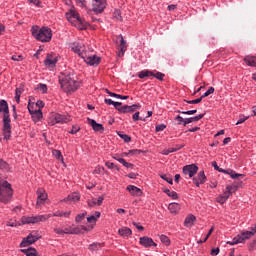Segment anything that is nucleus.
Returning a JSON list of instances; mask_svg holds the SVG:
<instances>
[{
	"instance_id": "2f4dec72",
	"label": "nucleus",
	"mask_w": 256,
	"mask_h": 256,
	"mask_svg": "<svg viewBox=\"0 0 256 256\" xmlns=\"http://www.w3.org/2000/svg\"><path fill=\"white\" fill-rule=\"evenodd\" d=\"M227 199H229V192H224L223 196L217 198V202L223 205L227 202Z\"/></svg>"
},
{
	"instance_id": "f257e3e1",
	"label": "nucleus",
	"mask_w": 256,
	"mask_h": 256,
	"mask_svg": "<svg viewBox=\"0 0 256 256\" xmlns=\"http://www.w3.org/2000/svg\"><path fill=\"white\" fill-rule=\"evenodd\" d=\"M0 113H3V133L4 140L11 139V118L9 115V104L5 100H0Z\"/></svg>"
},
{
	"instance_id": "aec40b11",
	"label": "nucleus",
	"mask_w": 256,
	"mask_h": 256,
	"mask_svg": "<svg viewBox=\"0 0 256 256\" xmlns=\"http://www.w3.org/2000/svg\"><path fill=\"white\" fill-rule=\"evenodd\" d=\"M220 173H225L226 175H230V177L232 179H239V177H241L243 179V177H245L244 174H239V173H236L235 171L233 170H225V169H222L220 170Z\"/></svg>"
},
{
	"instance_id": "338daca9",
	"label": "nucleus",
	"mask_w": 256,
	"mask_h": 256,
	"mask_svg": "<svg viewBox=\"0 0 256 256\" xmlns=\"http://www.w3.org/2000/svg\"><path fill=\"white\" fill-rule=\"evenodd\" d=\"M141 153V150H138V149H134V150H130L128 152V155H139Z\"/></svg>"
},
{
	"instance_id": "603ef678",
	"label": "nucleus",
	"mask_w": 256,
	"mask_h": 256,
	"mask_svg": "<svg viewBox=\"0 0 256 256\" xmlns=\"http://www.w3.org/2000/svg\"><path fill=\"white\" fill-rule=\"evenodd\" d=\"M201 101H203V97H200L195 100L186 101V103H188L189 105H197V104L201 103Z\"/></svg>"
},
{
	"instance_id": "39448f33",
	"label": "nucleus",
	"mask_w": 256,
	"mask_h": 256,
	"mask_svg": "<svg viewBox=\"0 0 256 256\" xmlns=\"http://www.w3.org/2000/svg\"><path fill=\"white\" fill-rule=\"evenodd\" d=\"M66 19L70 23H76L75 25L78 27V29L83 30L87 29V23L85 20L81 19L79 17V13L75 10V8H72L69 10V12H66Z\"/></svg>"
},
{
	"instance_id": "72a5a7b5",
	"label": "nucleus",
	"mask_w": 256,
	"mask_h": 256,
	"mask_svg": "<svg viewBox=\"0 0 256 256\" xmlns=\"http://www.w3.org/2000/svg\"><path fill=\"white\" fill-rule=\"evenodd\" d=\"M71 215V211L63 212L61 210H57L53 213V217H69Z\"/></svg>"
},
{
	"instance_id": "f3484780",
	"label": "nucleus",
	"mask_w": 256,
	"mask_h": 256,
	"mask_svg": "<svg viewBox=\"0 0 256 256\" xmlns=\"http://www.w3.org/2000/svg\"><path fill=\"white\" fill-rule=\"evenodd\" d=\"M37 195H38L37 205H41V203H44V201L47 200V193H45V190L43 188H38Z\"/></svg>"
},
{
	"instance_id": "6e6d98bb",
	"label": "nucleus",
	"mask_w": 256,
	"mask_h": 256,
	"mask_svg": "<svg viewBox=\"0 0 256 256\" xmlns=\"http://www.w3.org/2000/svg\"><path fill=\"white\" fill-rule=\"evenodd\" d=\"M178 113H182V115H195V113H197V110L178 111Z\"/></svg>"
},
{
	"instance_id": "ddd939ff",
	"label": "nucleus",
	"mask_w": 256,
	"mask_h": 256,
	"mask_svg": "<svg viewBox=\"0 0 256 256\" xmlns=\"http://www.w3.org/2000/svg\"><path fill=\"white\" fill-rule=\"evenodd\" d=\"M141 106L137 104H133L131 106L129 105H124V106H119L118 111L119 113H135V110L139 109Z\"/></svg>"
},
{
	"instance_id": "774afa93",
	"label": "nucleus",
	"mask_w": 256,
	"mask_h": 256,
	"mask_svg": "<svg viewBox=\"0 0 256 256\" xmlns=\"http://www.w3.org/2000/svg\"><path fill=\"white\" fill-rule=\"evenodd\" d=\"M23 59L22 55H13L12 61H21Z\"/></svg>"
},
{
	"instance_id": "1a4fd4ad",
	"label": "nucleus",
	"mask_w": 256,
	"mask_h": 256,
	"mask_svg": "<svg viewBox=\"0 0 256 256\" xmlns=\"http://www.w3.org/2000/svg\"><path fill=\"white\" fill-rule=\"evenodd\" d=\"M57 61H59L57 54L50 53L47 55V57L44 61V65L46 67L53 68V67H55V65H57Z\"/></svg>"
},
{
	"instance_id": "4d7b16f0",
	"label": "nucleus",
	"mask_w": 256,
	"mask_h": 256,
	"mask_svg": "<svg viewBox=\"0 0 256 256\" xmlns=\"http://www.w3.org/2000/svg\"><path fill=\"white\" fill-rule=\"evenodd\" d=\"M33 117H36V119H42L43 118V112H41V110H36L33 114Z\"/></svg>"
},
{
	"instance_id": "e2e57ef3",
	"label": "nucleus",
	"mask_w": 256,
	"mask_h": 256,
	"mask_svg": "<svg viewBox=\"0 0 256 256\" xmlns=\"http://www.w3.org/2000/svg\"><path fill=\"white\" fill-rule=\"evenodd\" d=\"M132 119L133 121H145V119L139 117V112H136L135 114H133Z\"/></svg>"
},
{
	"instance_id": "a18cd8bd",
	"label": "nucleus",
	"mask_w": 256,
	"mask_h": 256,
	"mask_svg": "<svg viewBox=\"0 0 256 256\" xmlns=\"http://www.w3.org/2000/svg\"><path fill=\"white\" fill-rule=\"evenodd\" d=\"M213 93H215V88L210 87L201 97L205 99V97H209V95H213Z\"/></svg>"
},
{
	"instance_id": "f03ea898",
	"label": "nucleus",
	"mask_w": 256,
	"mask_h": 256,
	"mask_svg": "<svg viewBox=\"0 0 256 256\" xmlns=\"http://www.w3.org/2000/svg\"><path fill=\"white\" fill-rule=\"evenodd\" d=\"M59 83L65 93H74V91L79 89V82L77 81V77L70 73L62 74L59 77Z\"/></svg>"
},
{
	"instance_id": "0e129e2a",
	"label": "nucleus",
	"mask_w": 256,
	"mask_h": 256,
	"mask_svg": "<svg viewBox=\"0 0 256 256\" xmlns=\"http://www.w3.org/2000/svg\"><path fill=\"white\" fill-rule=\"evenodd\" d=\"M37 89H39V91H42V93H47V86L45 84H39Z\"/></svg>"
},
{
	"instance_id": "8fccbe9b",
	"label": "nucleus",
	"mask_w": 256,
	"mask_h": 256,
	"mask_svg": "<svg viewBox=\"0 0 256 256\" xmlns=\"http://www.w3.org/2000/svg\"><path fill=\"white\" fill-rule=\"evenodd\" d=\"M161 179L169 183V185H173V178L167 176V174L161 175Z\"/></svg>"
},
{
	"instance_id": "6e6552de",
	"label": "nucleus",
	"mask_w": 256,
	"mask_h": 256,
	"mask_svg": "<svg viewBox=\"0 0 256 256\" xmlns=\"http://www.w3.org/2000/svg\"><path fill=\"white\" fill-rule=\"evenodd\" d=\"M39 239H41L40 235L30 233L26 238L23 239V241L20 244V247H27L29 245H33V243H36V241H39Z\"/></svg>"
},
{
	"instance_id": "423d86ee",
	"label": "nucleus",
	"mask_w": 256,
	"mask_h": 256,
	"mask_svg": "<svg viewBox=\"0 0 256 256\" xmlns=\"http://www.w3.org/2000/svg\"><path fill=\"white\" fill-rule=\"evenodd\" d=\"M197 171H199V167L195 164L186 165L182 169L183 175H185L186 179H191L197 175Z\"/></svg>"
},
{
	"instance_id": "b1692460",
	"label": "nucleus",
	"mask_w": 256,
	"mask_h": 256,
	"mask_svg": "<svg viewBox=\"0 0 256 256\" xmlns=\"http://www.w3.org/2000/svg\"><path fill=\"white\" fill-rule=\"evenodd\" d=\"M243 241H245V238L243 236V234L241 233V235H238L236 237L233 238L232 242H227L228 245H237L239 243H243Z\"/></svg>"
},
{
	"instance_id": "7ed1b4c3",
	"label": "nucleus",
	"mask_w": 256,
	"mask_h": 256,
	"mask_svg": "<svg viewBox=\"0 0 256 256\" xmlns=\"http://www.w3.org/2000/svg\"><path fill=\"white\" fill-rule=\"evenodd\" d=\"M32 35L37 41H41V43H49L53 37V33L49 27H42L41 29L37 26L32 27Z\"/></svg>"
},
{
	"instance_id": "c9c22d12",
	"label": "nucleus",
	"mask_w": 256,
	"mask_h": 256,
	"mask_svg": "<svg viewBox=\"0 0 256 256\" xmlns=\"http://www.w3.org/2000/svg\"><path fill=\"white\" fill-rule=\"evenodd\" d=\"M170 213H177L179 211V204L178 203H170L168 206Z\"/></svg>"
},
{
	"instance_id": "680f3d73",
	"label": "nucleus",
	"mask_w": 256,
	"mask_h": 256,
	"mask_svg": "<svg viewBox=\"0 0 256 256\" xmlns=\"http://www.w3.org/2000/svg\"><path fill=\"white\" fill-rule=\"evenodd\" d=\"M36 223H39L40 221H47V217L45 215H39L35 216Z\"/></svg>"
},
{
	"instance_id": "20e7f679",
	"label": "nucleus",
	"mask_w": 256,
	"mask_h": 256,
	"mask_svg": "<svg viewBox=\"0 0 256 256\" xmlns=\"http://www.w3.org/2000/svg\"><path fill=\"white\" fill-rule=\"evenodd\" d=\"M13 197V188L7 181L0 180V202L1 203H9L11 198Z\"/></svg>"
},
{
	"instance_id": "a19ab883",
	"label": "nucleus",
	"mask_w": 256,
	"mask_h": 256,
	"mask_svg": "<svg viewBox=\"0 0 256 256\" xmlns=\"http://www.w3.org/2000/svg\"><path fill=\"white\" fill-rule=\"evenodd\" d=\"M52 155L58 159V161H63V154H61V151L59 150H53Z\"/></svg>"
},
{
	"instance_id": "393cba45",
	"label": "nucleus",
	"mask_w": 256,
	"mask_h": 256,
	"mask_svg": "<svg viewBox=\"0 0 256 256\" xmlns=\"http://www.w3.org/2000/svg\"><path fill=\"white\" fill-rule=\"evenodd\" d=\"M104 199H105V198H104L103 196H99L98 199H97V201H95V200H88V205H89L90 207H95V205L100 206V205L103 204Z\"/></svg>"
},
{
	"instance_id": "ea45409f",
	"label": "nucleus",
	"mask_w": 256,
	"mask_h": 256,
	"mask_svg": "<svg viewBox=\"0 0 256 256\" xmlns=\"http://www.w3.org/2000/svg\"><path fill=\"white\" fill-rule=\"evenodd\" d=\"M160 241H161V243H163L166 246L171 245V240H169V237H167L165 235H160Z\"/></svg>"
},
{
	"instance_id": "473e14b6",
	"label": "nucleus",
	"mask_w": 256,
	"mask_h": 256,
	"mask_svg": "<svg viewBox=\"0 0 256 256\" xmlns=\"http://www.w3.org/2000/svg\"><path fill=\"white\" fill-rule=\"evenodd\" d=\"M82 231H87V228L85 226H79L72 228L71 235H79V233H82Z\"/></svg>"
},
{
	"instance_id": "cd10ccee",
	"label": "nucleus",
	"mask_w": 256,
	"mask_h": 256,
	"mask_svg": "<svg viewBox=\"0 0 256 256\" xmlns=\"http://www.w3.org/2000/svg\"><path fill=\"white\" fill-rule=\"evenodd\" d=\"M22 253H25L26 256H38L37 250L35 248L22 249Z\"/></svg>"
},
{
	"instance_id": "e433bc0d",
	"label": "nucleus",
	"mask_w": 256,
	"mask_h": 256,
	"mask_svg": "<svg viewBox=\"0 0 256 256\" xmlns=\"http://www.w3.org/2000/svg\"><path fill=\"white\" fill-rule=\"evenodd\" d=\"M164 193H166V195H168V197H171L172 199H179V195H177V192H175V191L165 189Z\"/></svg>"
},
{
	"instance_id": "37998d69",
	"label": "nucleus",
	"mask_w": 256,
	"mask_h": 256,
	"mask_svg": "<svg viewBox=\"0 0 256 256\" xmlns=\"http://www.w3.org/2000/svg\"><path fill=\"white\" fill-rule=\"evenodd\" d=\"M113 17L116 21H123V17L121 16V11L119 10L114 11Z\"/></svg>"
},
{
	"instance_id": "3c124183",
	"label": "nucleus",
	"mask_w": 256,
	"mask_h": 256,
	"mask_svg": "<svg viewBox=\"0 0 256 256\" xmlns=\"http://www.w3.org/2000/svg\"><path fill=\"white\" fill-rule=\"evenodd\" d=\"M99 247H101L100 243H93L89 245L90 251H98Z\"/></svg>"
},
{
	"instance_id": "f8f14e48",
	"label": "nucleus",
	"mask_w": 256,
	"mask_h": 256,
	"mask_svg": "<svg viewBox=\"0 0 256 256\" xmlns=\"http://www.w3.org/2000/svg\"><path fill=\"white\" fill-rule=\"evenodd\" d=\"M193 183L196 185V187H200V185H203L207 182V176H205V171H200L196 177L193 178Z\"/></svg>"
},
{
	"instance_id": "7c9ffc66",
	"label": "nucleus",
	"mask_w": 256,
	"mask_h": 256,
	"mask_svg": "<svg viewBox=\"0 0 256 256\" xmlns=\"http://www.w3.org/2000/svg\"><path fill=\"white\" fill-rule=\"evenodd\" d=\"M101 217V212H95V215L89 216L87 218L88 223H97V219Z\"/></svg>"
},
{
	"instance_id": "5fc2aeb1",
	"label": "nucleus",
	"mask_w": 256,
	"mask_h": 256,
	"mask_svg": "<svg viewBox=\"0 0 256 256\" xmlns=\"http://www.w3.org/2000/svg\"><path fill=\"white\" fill-rule=\"evenodd\" d=\"M106 93H107L110 97H115L116 99H121V98H122V95L113 93V92L109 91L108 89H106Z\"/></svg>"
},
{
	"instance_id": "69168bd1",
	"label": "nucleus",
	"mask_w": 256,
	"mask_h": 256,
	"mask_svg": "<svg viewBox=\"0 0 256 256\" xmlns=\"http://www.w3.org/2000/svg\"><path fill=\"white\" fill-rule=\"evenodd\" d=\"M165 129H167V126L165 124H160L156 126V131L160 132V131H165Z\"/></svg>"
},
{
	"instance_id": "2eb2a0df",
	"label": "nucleus",
	"mask_w": 256,
	"mask_h": 256,
	"mask_svg": "<svg viewBox=\"0 0 256 256\" xmlns=\"http://www.w3.org/2000/svg\"><path fill=\"white\" fill-rule=\"evenodd\" d=\"M87 123H88V125L92 126L93 131H97V132H101V133H103V131H105V127H103L102 124L97 123V121H95L91 118H87Z\"/></svg>"
},
{
	"instance_id": "f704fd0d",
	"label": "nucleus",
	"mask_w": 256,
	"mask_h": 256,
	"mask_svg": "<svg viewBox=\"0 0 256 256\" xmlns=\"http://www.w3.org/2000/svg\"><path fill=\"white\" fill-rule=\"evenodd\" d=\"M23 94V88H16L15 91V101L16 103H21V95Z\"/></svg>"
},
{
	"instance_id": "49530a36",
	"label": "nucleus",
	"mask_w": 256,
	"mask_h": 256,
	"mask_svg": "<svg viewBox=\"0 0 256 256\" xmlns=\"http://www.w3.org/2000/svg\"><path fill=\"white\" fill-rule=\"evenodd\" d=\"M152 77H155L159 81H163V79L165 78V74H163L161 72H156V73L153 72Z\"/></svg>"
},
{
	"instance_id": "052dcab7",
	"label": "nucleus",
	"mask_w": 256,
	"mask_h": 256,
	"mask_svg": "<svg viewBox=\"0 0 256 256\" xmlns=\"http://www.w3.org/2000/svg\"><path fill=\"white\" fill-rule=\"evenodd\" d=\"M81 131V128L79 126H72V130L69 131L72 135H75L76 133H79Z\"/></svg>"
},
{
	"instance_id": "09e8293b",
	"label": "nucleus",
	"mask_w": 256,
	"mask_h": 256,
	"mask_svg": "<svg viewBox=\"0 0 256 256\" xmlns=\"http://www.w3.org/2000/svg\"><path fill=\"white\" fill-rule=\"evenodd\" d=\"M254 232L251 231H246V232H242V236L244 237V241L247 239H251V237H253Z\"/></svg>"
},
{
	"instance_id": "bb28decb",
	"label": "nucleus",
	"mask_w": 256,
	"mask_h": 256,
	"mask_svg": "<svg viewBox=\"0 0 256 256\" xmlns=\"http://www.w3.org/2000/svg\"><path fill=\"white\" fill-rule=\"evenodd\" d=\"M37 221V219H35V216L34 217H28V216H23L22 217V223L23 225H29V224H35Z\"/></svg>"
},
{
	"instance_id": "864d4df0",
	"label": "nucleus",
	"mask_w": 256,
	"mask_h": 256,
	"mask_svg": "<svg viewBox=\"0 0 256 256\" xmlns=\"http://www.w3.org/2000/svg\"><path fill=\"white\" fill-rule=\"evenodd\" d=\"M175 121H177V125H185V119L180 115L175 117Z\"/></svg>"
},
{
	"instance_id": "a878e982",
	"label": "nucleus",
	"mask_w": 256,
	"mask_h": 256,
	"mask_svg": "<svg viewBox=\"0 0 256 256\" xmlns=\"http://www.w3.org/2000/svg\"><path fill=\"white\" fill-rule=\"evenodd\" d=\"M195 219L196 218L194 215H189L188 217H186L184 221L185 227H193V224L195 223Z\"/></svg>"
},
{
	"instance_id": "13d9d810",
	"label": "nucleus",
	"mask_w": 256,
	"mask_h": 256,
	"mask_svg": "<svg viewBox=\"0 0 256 256\" xmlns=\"http://www.w3.org/2000/svg\"><path fill=\"white\" fill-rule=\"evenodd\" d=\"M85 219V213H82V214H78L75 218V221L77 223H81V221H83Z\"/></svg>"
},
{
	"instance_id": "9b49d317",
	"label": "nucleus",
	"mask_w": 256,
	"mask_h": 256,
	"mask_svg": "<svg viewBox=\"0 0 256 256\" xmlns=\"http://www.w3.org/2000/svg\"><path fill=\"white\" fill-rule=\"evenodd\" d=\"M82 59H84L85 63H87L88 65H92L93 67H97V65L101 63V58L95 55L87 56V54H85Z\"/></svg>"
},
{
	"instance_id": "58836bf2",
	"label": "nucleus",
	"mask_w": 256,
	"mask_h": 256,
	"mask_svg": "<svg viewBox=\"0 0 256 256\" xmlns=\"http://www.w3.org/2000/svg\"><path fill=\"white\" fill-rule=\"evenodd\" d=\"M0 169L2 171H9V163L5 162L3 159H0Z\"/></svg>"
},
{
	"instance_id": "6ab92c4d",
	"label": "nucleus",
	"mask_w": 256,
	"mask_h": 256,
	"mask_svg": "<svg viewBox=\"0 0 256 256\" xmlns=\"http://www.w3.org/2000/svg\"><path fill=\"white\" fill-rule=\"evenodd\" d=\"M127 191H129V193H131L132 195H134L136 197H141V195H143V192L141 191V189H139L138 187L133 186V185H128Z\"/></svg>"
},
{
	"instance_id": "5701e85b",
	"label": "nucleus",
	"mask_w": 256,
	"mask_h": 256,
	"mask_svg": "<svg viewBox=\"0 0 256 256\" xmlns=\"http://www.w3.org/2000/svg\"><path fill=\"white\" fill-rule=\"evenodd\" d=\"M153 243V239L149 238L147 236L140 238V245H143V247H151V244Z\"/></svg>"
},
{
	"instance_id": "dca6fc26",
	"label": "nucleus",
	"mask_w": 256,
	"mask_h": 256,
	"mask_svg": "<svg viewBox=\"0 0 256 256\" xmlns=\"http://www.w3.org/2000/svg\"><path fill=\"white\" fill-rule=\"evenodd\" d=\"M118 39L120 40L118 56L123 57L125 55V51H127V42H125L123 36H119Z\"/></svg>"
},
{
	"instance_id": "412c9836",
	"label": "nucleus",
	"mask_w": 256,
	"mask_h": 256,
	"mask_svg": "<svg viewBox=\"0 0 256 256\" xmlns=\"http://www.w3.org/2000/svg\"><path fill=\"white\" fill-rule=\"evenodd\" d=\"M118 233L121 237H126L128 239V237H131V235H133V231H131V228L128 227H122L118 230Z\"/></svg>"
},
{
	"instance_id": "79ce46f5",
	"label": "nucleus",
	"mask_w": 256,
	"mask_h": 256,
	"mask_svg": "<svg viewBox=\"0 0 256 256\" xmlns=\"http://www.w3.org/2000/svg\"><path fill=\"white\" fill-rule=\"evenodd\" d=\"M235 191H237V186H231V185L226 186L225 193H228V196H230L231 193H235Z\"/></svg>"
},
{
	"instance_id": "c03bdc74",
	"label": "nucleus",
	"mask_w": 256,
	"mask_h": 256,
	"mask_svg": "<svg viewBox=\"0 0 256 256\" xmlns=\"http://www.w3.org/2000/svg\"><path fill=\"white\" fill-rule=\"evenodd\" d=\"M118 135L121 139H123V141H125V143H129L131 141V137L127 134H123L121 132H118Z\"/></svg>"
},
{
	"instance_id": "c756f323",
	"label": "nucleus",
	"mask_w": 256,
	"mask_h": 256,
	"mask_svg": "<svg viewBox=\"0 0 256 256\" xmlns=\"http://www.w3.org/2000/svg\"><path fill=\"white\" fill-rule=\"evenodd\" d=\"M104 103H106V105H113L115 107V109H117V111L119 110V107H121L123 105V103L121 102H115L112 101L111 99H105Z\"/></svg>"
},
{
	"instance_id": "bf43d9fd",
	"label": "nucleus",
	"mask_w": 256,
	"mask_h": 256,
	"mask_svg": "<svg viewBox=\"0 0 256 256\" xmlns=\"http://www.w3.org/2000/svg\"><path fill=\"white\" fill-rule=\"evenodd\" d=\"M175 152H176V149L174 148L164 149L162 151V155H169V153H175Z\"/></svg>"
},
{
	"instance_id": "a211bd4d",
	"label": "nucleus",
	"mask_w": 256,
	"mask_h": 256,
	"mask_svg": "<svg viewBox=\"0 0 256 256\" xmlns=\"http://www.w3.org/2000/svg\"><path fill=\"white\" fill-rule=\"evenodd\" d=\"M203 117H205V114H200L198 116L186 118L184 120V127H187V125H189V123H197V121H201V119H203Z\"/></svg>"
},
{
	"instance_id": "0eeeda50",
	"label": "nucleus",
	"mask_w": 256,
	"mask_h": 256,
	"mask_svg": "<svg viewBox=\"0 0 256 256\" xmlns=\"http://www.w3.org/2000/svg\"><path fill=\"white\" fill-rule=\"evenodd\" d=\"M70 47L74 53H77L79 57L83 58L85 55V44L83 42H74L70 44Z\"/></svg>"
},
{
	"instance_id": "de8ad7c7",
	"label": "nucleus",
	"mask_w": 256,
	"mask_h": 256,
	"mask_svg": "<svg viewBox=\"0 0 256 256\" xmlns=\"http://www.w3.org/2000/svg\"><path fill=\"white\" fill-rule=\"evenodd\" d=\"M68 199H69V201H73L75 203V202L79 201L80 197H79V195H77V193H74V194H70L68 196Z\"/></svg>"
},
{
	"instance_id": "9d476101",
	"label": "nucleus",
	"mask_w": 256,
	"mask_h": 256,
	"mask_svg": "<svg viewBox=\"0 0 256 256\" xmlns=\"http://www.w3.org/2000/svg\"><path fill=\"white\" fill-rule=\"evenodd\" d=\"M105 7H107V2L94 1L92 2L91 10L94 11V13H103V11L105 10Z\"/></svg>"
},
{
	"instance_id": "4be33fe9",
	"label": "nucleus",
	"mask_w": 256,
	"mask_h": 256,
	"mask_svg": "<svg viewBox=\"0 0 256 256\" xmlns=\"http://www.w3.org/2000/svg\"><path fill=\"white\" fill-rule=\"evenodd\" d=\"M244 62L249 67H256V57L255 56H246L244 58Z\"/></svg>"
},
{
	"instance_id": "4468645a",
	"label": "nucleus",
	"mask_w": 256,
	"mask_h": 256,
	"mask_svg": "<svg viewBox=\"0 0 256 256\" xmlns=\"http://www.w3.org/2000/svg\"><path fill=\"white\" fill-rule=\"evenodd\" d=\"M69 121H71V116L56 114L52 121V125H55V123H60L61 125H63V123H69Z\"/></svg>"
},
{
	"instance_id": "c85d7f7f",
	"label": "nucleus",
	"mask_w": 256,
	"mask_h": 256,
	"mask_svg": "<svg viewBox=\"0 0 256 256\" xmlns=\"http://www.w3.org/2000/svg\"><path fill=\"white\" fill-rule=\"evenodd\" d=\"M153 71L149 70H142L141 72L138 73L139 79H145V77H152Z\"/></svg>"
},
{
	"instance_id": "4c0bfd02",
	"label": "nucleus",
	"mask_w": 256,
	"mask_h": 256,
	"mask_svg": "<svg viewBox=\"0 0 256 256\" xmlns=\"http://www.w3.org/2000/svg\"><path fill=\"white\" fill-rule=\"evenodd\" d=\"M118 163H121L124 167H126L127 169H133V164L126 162L125 159L120 158L117 159Z\"/></svg>"
}]
</instances>
